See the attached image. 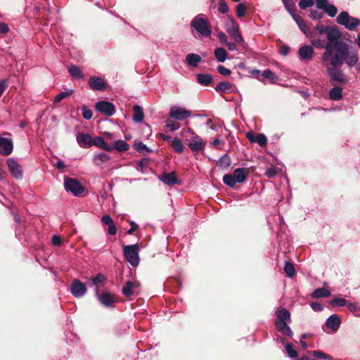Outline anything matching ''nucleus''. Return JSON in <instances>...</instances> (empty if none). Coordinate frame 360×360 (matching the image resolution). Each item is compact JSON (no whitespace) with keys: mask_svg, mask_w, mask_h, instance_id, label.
<instances>
[{"mask_svg":"<svg viewBox=\"0 0 360 360\" xmlns=\"http://www.w3.org/2000/svg\"><path fill=\"white\" fill-rule=\"evenodd\" d=\"M328 43L322 55L323 62H328L333 67L342 66L344 63L349 68L356 65L359 60L357 51L345 43L339 42L340 32L333 27L325 29Z\"/></svg>","mask_w":360,"mask_h":360,"instance_id":"1","label":"nucleus"},{"mask_svg":"<svg viewBox=\"0 0 360 360\" xmlns=\"http://www.w3.org/2000/svg\"><path fill=\"white\" fill-rule=\"evenodd\" d=\"M191 27L202 37H209L211 34L210 22L205 14L196 15L191 22Z\"/></svg>","mask_w":360,"mask_h":360,"instance_id":"2","label":"nucleus"},{"mask_svg":"<svg viewBox=\"0 0 360 360\" xmlns=\"http://www.w3.org/2000/svg\"><path fill=\"white\" fill-rule=\"evenodd\" d=\"M324 63L332 84H345L348 82L347 76L339 68L340 66L333 67L328 62H324Z\"/></svg>","mask_w":360,"mask_h":360,"instance_id":"3","label":"nucleus"},{"mask_svg":"<svg viewBox=\"0 0 360 360\" xmlns=\"http://www.w3.org/2000/svg\"><path fill=\"white\" fill-rule=\"evenodd\" d=\"M248 171L245 168H238L235 169L233 174H225L223 177V181L230 187H234L236 184L242 183L245 180Z\"/></svg>","mask_w":360,"mask_h":360,"instance_id":"4","label":"nucleus"},{"mask_svg":"<svg viewBox=\"0 0 360 360\" xmlns=\"http://www.w3.org/2000/svg\"><path fill=\"white\" fill-rule=\"evenodd\" d=\"M337 22L349 30H354L360 25L359 19L349 16L346 11H342L339 14Z\"/></svg>","mask_w":360,"mask_h":360,"instance_id":"5","label":"nucleus"},{"mask_svg":"<svg viewBox=\"0 0 360 360\" xmlns=\"http://www.w3.org/2000/svg\"><path fill=\"white\" fill-rule=\"evenodd\" d=\"M64 186L68 192H70L76 196L81 195L84 191V187L80 182L72 178L65 179Z\"/></svg>","mask_w":360,"mask_h":360,"instance_id":"6","label":"nucleus"},{"mask_svg":"<svg viewBox=\"0 0 360 360\" xmlns=\"http://www.w3.org/2000/svg\"><path fill=\"white\" fill-rule=\"evenodd\" d=\"M188 146L193 153H199L205 149L206 141L195 134L188 140Z\"/></svg>","mask_w":360,"mask_h":360,"instance_id":"7","label":"nucleus"},{"mask_svg":"<svg viewBox=\"0 0 360 360\" xmlns=\"http://www.w3.org/2000/svg\"><path fill=\"white\" fill-rule=\"evenodd\" d=\"M169 115L176 120H184L191 116V112L185 108L174 105L171 107Z\"/></svg>","mask_w":360,"mask_h":360,"instance_id":"8","label":"nucleus"},{"mask_svg":"<svg viewBox=\"0 0 360 360\" xmlns=\"http://www.w3.org/2000/svg\"><path fill=\"white\" fill-rule=\"evenodd\" d=\"M101 304L105 307H114V304L117 302L116 296L108 292H98L96 295Z\"/></svg>","mask_w":360,"mask_h":360,"instance_id":"9","label":"nucleus"},{"mask_svg":"<svg viewBox=\"0 0 360 360\" xmlns=\"http://www.w3.org/2000/svg\"><path fill=\"white\" fill-rule=\"evenodd\" d=\"M226 31L236 43L242 44L244 42L243 38L239 32V26L233 19L231 20V25L226 28Z\"/></svg>","mask_w":360,"mask_h":360,"instance_id":"10","label":"nucleus"},{"mask_svg":"<svg viewBox=\"0 0 360 360\" xmlns=\"http://www.w3.org/2000/svg\"><path fill=\"white\" fill-rule=\"evenodd\" d=\"M70 291L74 297H81L86 293L87 289L84 283L77 279H75L70 285Z\"/></svg>","mask_w":360,"mask_h":360,"instance_id":"11","label":"nucleus"},{"mask_svg":"<svg viewBox=\"0 0 360 360\" xmlns=\"http://www.w3.org/2000/svg\"><path fill=\"white\" fill-rule=\"evenodd\" d=\"M96 109L107 116H112L115 112L114 104L108 101H99L96 104Z\"/></svg>","mask_w":360,"mask_h":360,"instance_id":"12","label":"nucleus"},{"mask_svg":"<svg viewBox=\"0 0 360 360\" xmlns=\"http://www.w3.org/2000/svg\"><path fill=\"white\" fill-rule=\"evenodd\" d=\"M13 148V141L11 137H0V153L3 155H10Z\"/></svg>","mask_w":360,"mask_h":360,"instance_id":"13","label":"nucleus"},{"mask_svg":"<svg viewBox=\"0 0 360 360\" xmlns=\"http://www.w3.org/2000/svg\"><path fill=\"white\" fill-rule=\"evenodd\" d=\"M139 249H124V255L127 261L133 266H136L139 264Z\"/></svg>","mask_w":360,"mask_h":360,"instance_id":"14","label":"nucleus"},{"mask_svg":"<svg viewBox=\"0 0 360 360\" xmlns=\"http://www.w3.org/2000/svg\"><path fill=\"white\" fill-rule=\"evenodd\" d=\"M245 136L251 143H257L262 147L266 145L267 139L263 134H255L252 131H249L246 133Z\"/></svg>","mask_w":360,"mask_h":360,"instance_id":"15","label":"nucleus"},{"mask_svg":"<svg viewBox=\"0 0 360 360\" xmlns=\"http://www.w3.org/2000/svg\"><path fill=\"white\" fill-rule=\"evenodd\" d=\"M106 281V276L100 273L91 279L89 286L95 287V294L98 295V292H100L99 288L104 285Z\"/></svg>","mask_w":360,"mask_h":360,"instance_id":"16","label":"nucleus"},{"mask_svg":"<svg viewBox=\"0 0 360 360\" xmlns=\"http://www.w3.org/2000/svg\"><path fill=\"white\" fill-rule=\"evenodd\" d=\"M7 165L10 172L15 178L20 179L22 176L21 167L16 160L10 158L7 160Z\"/></svg>","mask_w":360,"mask_h":360,"instance_id":"17","label":"nucleus"},{"mask_svg":"<svg viewBox=\"0 0 360 360\" xmlns=\"http://www.w3.org/2000/svg\"><path fill=\"white\" fill-rule=\"evenodd\" d=\"M92 137L89 134L79 133L76 136L77 143L82 148H90L92 146Z\"/></svg>","mask_w":360,"mask_h":360,"instance_id":"18","label":"nucleus"},{"mask_svg":"<svg viewBox=\"0 0 360 360\" xmlns=\"http://www.w3.org/2000/svg\"><path fill=\"white\" fill-rule=\"evenodd\" d=\"M341 324V320L337 314L330 315L326 321V326L333 331H337Z\"/></svg>","mask_w":360,"mask_h":360,"instance_id":"19","label":"nucleus"},{"mask_svg":"<svg viewBox=\"0 0 360 360\" xmlns=\"http://www.w3.org/2000/svg\"><path fill=\"white\" fill-rule=\"evenodd\" d=\"M314 54V49L310 46L304 45L300 47L299 50L300 58L302 60L309 61L311 59Z\"/></svg>","mask_w":360,"mask_h":360,"instance_id":"20","label":"nucleus"},{"mask_svg":"<svg viewBox=\"0 0 360 360\" xmlns=\"http://www.w3.org/2000/svg\"><path fill=\"white\" fill-rule=\"evenodd\" d=\"M139 286L140 283L139 282L128 281L123 286L122 292L125 296L129 297L134 295V290L138 288Z\"/></svg>","mask_w":360,"mask_h":360,"instance_id":"21","label":"nucleus"},{"mask_svg":"<svg viewBox=\"0 0 360 360\" xmlns=\"http://www.w3.org/2000/svg\"><path fill=\"white\" fill-rule=\"evenodd\" d=\"M89 84L92 89L103 91L105 89L104 81L98 77H91L89 80Z\"/></svg>","mask_w":360,"mask_h":360,"instance_id":"22","label":"nucleus"},{"mask_svg":"<svg viewBox=\"0 0 360 360\" xmlns=\"http://www.w3.org/2000/svg\"><path fill=\"white\" fill-rule=\"evenodd\" d=\"M101 221L103 224L108 226V232L110 235L113 236L117 233V229L113 223L112 219L109 215H103L101 218Z\"/></svg>","mask_w":360,"mask_h":360,"instance_id":"23","label":"nucleus"},{"mask_svg":"<svg viewBox=\"0 0 360 360\" xmlns=\"http://www.w3.org/2000/svg\"><path fill=\"white\" fill-rule=\"evenodd\" d=\"M92 146H96L106 151H112L113 149L112 147L105 143L101 136H96L92 139Z\"/></svg>","mask_w":360,"mask_h":360,"instance_id":"24","label":"nucleus"},{"mask_svg":"<svg viewBox=\"0 0 360 360\" xmlns=\"http://www.w3.org/2000/svg\"><path fill=\"white\" fill-rule=\"evenodd\" d=\"M277 319L275 322H290V314L288 310L281 308L276 311Z\"/></svg>","mask_w":360,"mask_h":360,"instance_id":"25","label":"nucleus"},{"mask_svg":"<svg viewBox=\"0 0 360 360\" xmlns=\"http://www.w3.org/2000/svg\"><path fill=\"white\" fill-rule=\"evenodd\" d=\"M215 90L219 93H231L233 91V86L229 82H221L217 84Z\"/></svg>","mask_w":360,"mask_h":360,"instance_id":"26","label":"nucleus"},{"mask_svg":"<svg viewBox=\"0 0 360 360\" xmlns=\"http://www.w3.org/2000/svg\"><path fill=\"white\" fill-rule=\"evenodd\" d=\"M288 322L283 321V322H275V325L276 328L281 332L283 335L287 336H292V331L288 325Z\"/></svg>","mask_w":360,"mask_h":360,"instance_id":"27","label":"nucleus"},{"mask_svg":"<svg viewBox=\"0 0 360 360\" xmlns=\"http://www.w3.org/2000/svg\"><path fill=\"white\" fill-rule=\"evenodd\" d=\"M110 159L109 155L105 153H96L94 155L93 162L96 165H99L101 163H105Z\"/></svg>","mask_w":360,"mask_h":360,"instance_id":"28","label":"nucleus"},{"mask_svg":"<svg viewBox=\"0 0 360 360\" xmlns=\"http://www.w3.org/2000/svg\"><path fill=\"white\" fill-rule=\"evenodd\" d=\"M160 179L165 184L171 186L176 183V179L174 172L164 173Z\"/></svg>","mask_w":360,"mask_h":360,"instance_id":"29","label":"nucleus"},{"mask_svg":"<svg viewBox=\"0 0 360 360\" xmlns=\"http://www.w3.org/2000/svg\"><path fill=\"white\" fill-rule=\"evenodd\" d=\"M331 295L330 291L323 288H319L316 289L311 294L313 298H321V297H328Z\"/></svg>","mask_w":360,"mask_h":360,"instance_id":"30","label":"nucleus"},{"mask_svg":"<svg viewBox=\"0 0 360 360\" xmlns=\"http://www.w3.org/2000/svg\"><path fill=\"white\" fill-rule=\"evenodd\" d=\"M186 60L189 65L197 67L201 61V57L195 53H189L186 56Z\"/></svg>","mask_w":360,"mask_h":360,"instance_id":"31","label":"nucleus"},{"mask_svg":"<svg viewBox=\"0 0 360 360\" xmlns=\"http://www.w3.org/2000/svg\"><path fill=\"white\" fill-rule=\"evenodd\" d=\"M196 77L198 82L203 86L210 85L213 80L212 77L208 74H198Z\"/></svg>","mask_w":360,"mask_h":360,"instance_id":"32","label":"nucleus"},{"mask_svg":"<svg viewBox=\"0 0 360 360\" xmlns=\"http://www.w3.org/2000/svg\"><path fill=\"white\" fill-rule=\"evenodd\" d=\"M169 144L175 152L181 153L184 151V146L179 139L174 138L170 141Z\"/></svg>","mask_w":360,"mask_h":360,"instance_id":"33","label":"nucleus"},{"mask_svg":"<svg viewBox=\"0 0 360 360\" xmlns=\"http://www.w3.org/2000/svg\"><path fill=\"white\" fill-rule=\"evenodd\" d=\"M342 88L335 86L332 88L329 92L330 98L334 101H339L342 97Z\"/></svg>","mask_w":360,"mask_h":360,"instance_id":"34","label":"nucleus"},{"mask_svg":"<svg viewBox=\"0 0 360 360\" xmlns=\"http://www.w3.org/2000/svg\"><path fill=\"white\" fill-rule=\"evenodd\" d=\"M144 117L143 112L139 105H135L134 107V115L133 120L136 122H141L143 121Z\"/></svg>","mask_w":360,"mask_h":360,"instance_id":"35","label":"nucleus"},{"mask_svg":"<svg viewBox=\"0 0 360 360\" xmlns=\"http://www.w3.org/2000/svg\"><path fill=\"white\" fill-rule=\"evenodd\" d=\"M214 56L217 60L220 62H224L227 58V53L224 49L218 47L214 50Z\"/></svg>","mask_w":360,"mask_h":360,"instance_id":"36","label":"nucleus"},{"mask_svg":"<svg viewBox=\"0 0 360 360\" xmlns=\"http://www.w3.org/2000/svg\"><path fill=\"white\" fill-rule=\"evenodd\" d=\"M68 72L70 74V75L75 79H80L83 78L84 77L81 70L75 65H70L68 68Z\"/></svg>","mask_w":360,"mask_h":360,"instance_id":"37","label":"nucleus"},{"mask_svg":"<svg viewBox=\"0 0 360 360\" xmlns=\"http://www.w3.org/2000/svg\"><path fill=\"white\" fill-rule=\"evenodd\" d=\"M114 148L117 151L124 152L129 149V145L123 140H117L114 143Z\"/></svg>","mask_w":360,"mask_h":360,"instance_id":"38","label":"nucleus"},{"mask_svg":"<svg viewBox=\"0 0 360 360\" xmlns=\"http://www.w3.org/2000/svg\"><path fill=\"white\" fill-rule=\"evenodd\" d=\"M292 17L294 19V20L296 22V23L297 24L298 27L302 30V32H303L304 33H307V32L308 31V27L306 25V23L304 22V20L300 16H299L296 14H293V15H292Z\"/></svg>","mask_w":360,"mask_h":360,"instance_id":"39","label":"nucleus"},{"mask_svg":"<svg viewBox=\"0 0 360 360\" xmlns=\"http://www.w3.org/2000/svg\"><path fill=\"white\" fill-rule=\"evenodd\" d=\"M65 239L58 235H54L51 238V244L54 246H64L65 245Z\"/></svg>","mask_w":360,"mask_h":360,"instance_id":"40","label":"nucleus"},{"mask_svg":"<svg viewBox=\"0 0 360 360\" xmlns=\"http://www.w3.org/2000/svg\"><path fill=\"white\" fill-rule=\"evenodd\" d=\"M283 2L285 8L290 13L291 16L293 15V14H296L295 13L296 8L295 4L292 0H283Z\"/></svg>","mask_w":360,"mask_h":360,"instance_id":"41","label":"nucleus"},{"mask_svg":"<svg viewBox=\"0 0 360 360\" xmlns=\"http://www.w3.org/2000/svg\"><path fill=\"white\" fill-rule=\"evenodd\" d=\"M331 306L343 307L347 304V300L341 297H335L329 302Z\"/></svg>","mask_w":360,"mask_h":360,"instance_id":"42","label":"nucleus"},{"mask_svg":"<svg viewBox=\"0 0 360 360\" xmlns=\"http://www.w3.org/2000/svg\"><path fill=\"white\" fill-rule=\"evenodd\" d=\"M284 271L288 277H292L295 274L293 264L288 262H286L285 264Z\"/></svg>","mask_w":360,"mask_h":360,"instance_id":"43","label":"nucleus"},{"mask_svg":"<svg viewBox=\"0 0 360 360\" xmlns=\"http://www.w3.org/2000/svg\"><path fill=\"white\" fill-rule=\"evenodd\" d=\"M313 356L317 359L333 360V357L324 353L321 350H314L311 352Z\"/></svg>","mask_w":360,"mask_h":360,"instance_id":"44","label":"nucleus"},{"mask_svg":"<svg viewBox=\"0 0 360 360\" xmlns=\"http://www.w3.org/2000/svg\"><path fill=\"white\" fill-rule=\"evenodd\" d=\"M195 133L188 127L184 128L181 131V136L188 142L189 138H191Z\"/></svg>","mask_w":360,"mask_h":360,"instance_id":"45","label":"nucleus"},{"mask_svg":"<svg viewBox=\"0 0 360 360\" xmlns=\"http://www.w3.org/2000/svg\"><path fill=\"white\" fill-rule=\"evenodd\" d=\"M285 350H286V352L288 354V355L292 358V359H294V358H296L298 356V353L293 348V346L292 344L290 343H288L286 345H285Z\"/></svg>","mask_w":360,"mask_h":360,"instance_id":"46","label":"nucleus"},{"mask_svg":"<svg viewBox=\"0 0 360 360\" xmlns=\"http://www.w3.org/2000/svg\"><path fill=\"white\" fill-rule=\"evenodd\" d=\"M247 11V6L243 3H240L236 6V14L238 18L243 17Z\"/></svg>","mask_w":360,"mask_h":360,"instance_id":"47","label":"nucleus"},{"mask_svg":"<svg viewBox=\"0 0 360 360\" xmlns=\"http://www.w3.org/2000/svg\"><path fill=\"white\" fill-rule=\"evenodd\" d=\"M262 76L264 78L268 79L273 82H274L277 79V77L276 76V75L270 70H265L262 72Z\"/></svg>","mask_w":360,"mask_h":360,"instance_id":"48","label":"nucleus"},{"mask_svg":"<svg viewBox=\"0 0 360 360\" xmlns=\"http://www.w3.org/2000/svg\"><path fill=\"white\" fill-rule=\"evenodd\" d=\"M323 10L330 17L335 16L338 12L337 8L333 5L329 4L323 8Z\"/></svg>","mask_w":360,"mask_h":360,"instance_id":"49","label":"nucleus"},{"mask_svg":"<svg viewBox=\"0 0 360 360\" xmlns=\"http://www.w3.org/2000/svg\"><path fill=\"white\" fill-rule=\"evenodd\" d=\"M72 94V90H69V91H67L61 92L60 94H58L55 97L54 102L55 103H59L63 99H65V98H68V96H70Z\"/></svg>","mask_w":360,"mask_h":360,"instance_id":"50","label":"nucleus"},{"mask_svg":"<svg viewBox=\"0 0 360 360\" xmlns=\"http://www.w3.org/2000/svg\"><path fill=\"white\" fill-rule=\"evenodd\" d=\"M166 127L170 131H173L179 129L180 128V124L174 120H168L166 122Z\"/></svg>","mask_w":360,"mask_h":360,"instance_id":"51","label":"nucleus"},{"mask_svg":"<svg viewBox=\"0 0 360 360\" xmlns=\"http://www.w3.org/2000/svg\"><path fill=\"white\" fill-rule=\"evenodd\" d=\"M311 44L314 46L318 49H326V46L327 44H326L325 40L321 39H314L311 40Z\"/></svg>","mask_w":360,"mask_h":360,"instance_id":"52","label":"nucleus"},{"mask_svg":"<svg viewBox=\"0 0 360 360\" xmlns=\"http://www.w3.org/2000/svg\"><path fill=\"white\" fill-rule=\"evenodd\" d=\"M219 166L223 167H229L230 165H231V160H230L229 157L228 155H224L219 160Z\"/></svg>","mask_w":360,"mask_h":360,"instance_id":"53","label":"nucleus"},{"mask_svg":"<svg viewBox=\"0 0 360 360\" xmlns=\"http://www.w3.org/2000/svg\"><path fill=\"white\" fill-rule=\"evenodd\" d=\"M82 116L86 120H90L93 116V112L90 109L84 106L82 108Z\"/></svg>","mask_w":360,"mask_h":360,"instance_id":"54","label":"nucleus"},{"mask_svg":"<svg viewBox=\"0 0 360 360\" xmlns=\"http://www.w3.org/2000/svg\"><path fill=\"white\" fill-rule=\"evenodd\" d=\"M314 5V0H300L299 2V6L302 9H305L308 7H311Z\"/></svg>","mask_w":360,"mask_h":360,"instance_id":"55","label":"nucleus"},{"mask_svg":"<svg viewBox=\"0 0 360 360\" xmlns=\"http://www.w3.org/2000/svg\"><path fill=\"white\" fill-rule=\"evenodd\" d=\"M229 10V7L224 0H220L219 3V11L221 13H226Z\"/></svg>","mask_w":360,"mask_h":360,"instance_id":"56","label":"nucleus"},{"mask_svg":"<svg viewBox=\"0 0 360 360\" xmlns=\"http://www.w3.org/2000/svg\"><path fill=\"white\" fill-rule=\"evenodd\" d=\"M134 146V148L139 152H143L144 150H146L147 152L149 151L147 146L142 142L135 143Z\"/></svg>","mask_w":360,"mask_h":360,"instance_id":"57","label":"nucleus"},{"mask_svg":"<svg viewBox=\"0 0 360 360\" xmlns=\"http://www.w3.org/2000/svg\"><path fill=\"white\" fill-rule=\"evenodd\" d=\"M277 174V169L274 167H271L268 168L265 172V175L269 178H272L275 176Z\"/></svg>","mask_w":360,"mask_h":360,"instance_id":"58","label":"nucleus"},{"mask_svg":"<svg viewBox=\"0 0 360 360\" xmlns=\"http://www.w3.org/2000/svg\"><path fill=\"white\" fill-rule=\"evenodd\" d=\"M217 70L218 72L222 75H225V76H228L231 74V70L222 65H219L217 67Z\"/></svg>","mask_w":360,"mask_h":360,"instance_id":"59","label":"nucleus"},{"mask_svg":"<svg viewBox=\"0 0 360 360\" xmlns=\"http://www.w3.org/2000/svg\"><path fill=\"white\" fill-rule=\"evenodd\" d=\"M311 309L315 311H321L323 309V306L316 302H312L310 304Z\"/></svg>","mask_w":360,"mask_h":360,"instance_id":"60","label":"nucleus"},{"mask_svg":"<svg viewBox=\"0 0 360 360\" xmlns=\"http://www.w3.org/2000/svg\"><path fill=\"white\" fill-rule=\"evenodd\" d=\"M316 3V6L319 8L323 9L328 4L327 0H315Z\"/></svg>","mask_w":360,"mask_h":360,"instance_id":"61","label":"nucleus"},{"mask_svg":"<svg viewBox=\"0 0 360 360\" xmlns=\"http://www.w3.org/2000/svg\"><path fill=\"white\" fill-rule=\"evenodd\" d=\"M218 37L222 44H225L227 43V41H228L227 37L224 32H219Z\"/></svg>","mask_w":360,"mask_h":360,"instance_id":"62","label":"nucleus"},{"mask_svg":"<svg viewBox=\"0 0 360 360\" xmlns=\"http://www.w3.org/2000/svg\"><path fill=\"white\" fill-rule=\"evenodd\" d=\"M8 30V26L6 23L0 22V33L6 34Z\"/></svg>","mask_w":360,"mask_h":360,"instance_id":"63","label":"nucleus"},{"mask_svg":"<svg viewBox=\"0 0 360 360\" xmlns=\"http://www.w3.org/2000/svg\"><path fill=\"white\" fill-rule=\"evenodd\" d=\"M206 125L208 128H210L213 130H217L218 126L213 123L212 120L211 119L207 120L206 122Z\"/></svg>","mask_w":360,"mask_h":360,"instance_id":"64","label":"nucleus"}]
</instances>
